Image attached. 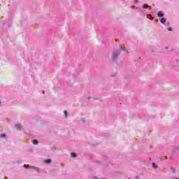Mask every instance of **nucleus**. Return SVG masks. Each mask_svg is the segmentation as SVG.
Returning a JSON list of instances; mask_svg holds the SVG:
<instances>
[{
	"label": "nucleus",
	"mask_w": 179,
	"mask_h": 179,
	"mask_svg": "<svg viewBox=\"0 0 179 179\" xmlns=\"http://www.w3.org/2000/svg\"><path fill=\"white\" fill-rule=\"evenodd\" d=\"M158 16H159V17H163V16H164V13H163V12H162V11H159L158 13Z\"/></svg>",
	"instance_id": "1"
},
{
	"label": "nucleus",
	"mask_w": 179,
	"mask_h": 179,
	"mask_svg": "<svg viewBox=\"0 0 179 179\" xmlns=\"http://www.w3.org/2000/svg\"><path fill=\"white\" fill-rule=\"evenodd\" d=\"M166 18L164 17H162L161 20H160V22L162 23V24H164V23H166Z\"/></svg>",
	"instance_id": "2"
},
{
	"label": "nucleus",
	"mask_w": 179,
	"mask_h": 179,
	"mask_svg": "<svg viewBox=\"0 0 179 179\" xmlns=\"http://www.w3.org/2000/svg\"><path fill=\"white\" fill-rule=\"evenodd\" d=\"M15 128H17V129H22V126L20 125V124H15Z\"/></svg>",
	"instance_id": "3"
},
{
	"label": "nucleus",
	"mask_w": 179,
	"mask_h": 179,
	"mask_svg": "<svg viewBox=\"0 0 179 179\" xmlns=\"http://www.w3.org/2000/svg\"><path fill=\"white\" fill-rule=\"evenodd\" d=\"M32 143L34 145H38V141H37V140L34 139V140H32Z\"/></svg>",
	"instance_id": "4"
},
{
	"label": "nucleus",
	"mask_w": 179,
	"mask_h": 179,
	"mask_svg": "<svg viewBox=\"0 0 179 179\" xmlns=\"http://www.w3.org/2000/svg\"><path fill=\"white\" fill-rule=\"evenodd\" d=\"M45 164H50V163H51V159H48L45 160Z\"/></svg>",
	"instance_id": "5"
},
{
	"label": "nucleus",
	"mask_w": 179,
	"mask_h": 179,
	"mask_svg": "<svg viewBox=\"0 0 179 179\" xmlns=\"http://www.w3.org/2000/svg\"><path fill=\"white\" fill-rule=\"evenodd\" d=\"M64 116L66 117V118H68V112L66 110L64 111Z\"/></svg>",
	"instance_id": "6"
},
{
	"label": "nucleus",
	"mask_w": 179,
	"mask_h": 179,
	"mask_svg": "<svg viewBox=\"0 0 179 179\" xmlns=\"http://www.w3.org/2000/svg\"><path fill=\"white\" fill-rule=\"evenodd\" d=\"M71 156L72 157H76V153H75V152H71Z\"/></svg>",
	"instance_id": "7"
},
{
	"label": "nucleus",
	"mask_w": 179,
	"mask_h": 179,
	"mask_svg": "<svg viewBox=\"0 0 179 179\" xmlns=\"http://www.w3.org/2000/svg\"><path fill=\"white\" fill-rule=\"evenodd\" d=\"M152 167L153 169H157V165L155 163H152Z\"/></svg>",
	"instance_id": "8"
},
{
	"label": "nucleus",
	"mask_w": 179,
	"mask_h": 179,
	"mask_svg": "<svg viewBox=\"0 0 179 179\" xmlns=\"http://www.w3.org/2000/svg\"><path fill=\"white\" fill-rule=\"evenodd\" d=\"M148 4H143V9H146V8H148Z\"/></svg>",
	"instance_id": "9"
},
{
	"label": "nucleus",
	"mask_w": 179,
	"mask_h": 179,
	"mask_svg": "<svg viewBox=\"0 0 179 179\" xmlns=\"http://www.w3.org/2000/svg\"><path fill=\"white\" fill-rule=\"evenodd\" d=\"M0 136H1V138H5L6 135H5V134H1L0 135Z\"/></svg>",
	"instance_id": "10"
},
{
	"label": "nucleus",
	"mask_w": 179,
	"mask_h": 179,
	"mask_svg": "<svg viewBox=\"0 0 179 179\" xmlns=\"http://www.w3.org/2000/svg\"><path fill=\"white\" fill-rule=\"evenodd\" d=\"M169 31H172L173 29L171 27L168 28Z\"/></svg>",
	"instance_id": "11"
},
{
	"label": "nucleus",
	"mask_w": 179,
	"mask_h": 179,
	"mask_svg": "<svg viewBox=\"0 0 179 179\" xmlns=\"http://www.w3.org/2000/svg\"><path fill=\"white\" fill-rule=\"evenodd\" d=\"M113 57H117V55L115 53H114Z\"/></svg>",
	"instance_id": "12"
},
{
	"label": "nucleus",
	"mask_w": 179,
	"mask_h": 179,
	"mask_svg": "<svg viewBox=\"0 0 179 179\" xmlns=\"http://www.w3.org/2000/svg\"><path fill=\"white\" fill-rule=\"evenodd\" d=\"M135 2H138V0H136Z\"/></svg>",
	"instance_id": "13"
},
{
	"label": "nucleus",
	"mask_w": 179,
	"mask_h": 179,
	"mask_svg": "<svg viewBox=\"0 0 179 179\" xmlns=\"http://www.w3.org/2000/svg\"><path fill=\"white\" fill-rule=\"evenodd\" d=\"M90 98H89V97L87 98L88 100H90Z\"/></svg>",
	"instance_id": "14"
},
{
	"label": "nucleus",
	"mask_w": 179,
	"mask_h": 179,
	"mask_svg": "<svg viewBox=\"0 0 179 179\" xmlns=\"http://www.w3.org/2000/svg\"><path fill=\"white\" fill-rule=\"evenodd\" d=\"M176 179H179V178H176Z\"/></svg>",
	"instance_id": "15"
}]
</instances>
